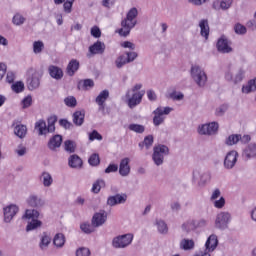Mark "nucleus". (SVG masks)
I'll return each mask as SVG.
<instances>
[{
	"mask_svg": "<svg viewBox=\"0 0 256 256\" xmlns=\"http://www.w3.org/2000/svg\"><path fill=\"white\" fill-rule=\"evenodd\" d=\"M137 15H139V11L135 7L128 11L126 18L121 21L122 28L118 30L120 37H129L131 29H135L137 25Z\"/></svg>",
	"mask_w": 256,
	"mask_h": 256,
	"instance_id": "obj_1",
	"label": "nucleus"
},
{
	"mask_svg": "<svg viewBox=\"0 0 256 256\" xmlns=\"http://www.w3.org/2000/svg\"><path fill=\"white\" fill-rule=\"evenodd\" d=\"M141 89H143V84H135L131 90L126 92L129 109H135L137 105H141V101H143V96L145 95V90Z\"/></svg>",
	"mask_w": 256,
	"mask_h": 256,
	"instance_id": "obj_2",
	"label": "nucleus"
},
{
	"mask_svg": "<svg viewBox=\"0 0 256 256\" xmlns=\"http://www.w3.org/2000/svg\"><path fill=\"white\" fill-rule=\"evenodd\" d=\"M39 211L36 209H28L25 211V214L23 216V219H31L30 222H28L26 226V231H35V229H39L41 225H43V222L39 219Z\"/></svg>",
	"mask_w": 256,
	"mask_h": 256,
	"instance_id": "obj_3",
	"label": "nucleus"
},
{
	"mask_svg": "<svg viewBox=\"0 0 256 256\" xmlns=\"http://www.w3.org/2000/svg\"><path fill=\"white\" fill-rule=\"evenodd\" d=\"M169 155V147L158 144L153 147L152 161L157 167H161L165 163V157Z\"/></svg>",
	"mask_w": 256,
	"mask_h": 256,
	"instance_id": "obj_4",
	"label": "nucleus"
},
{
	"mask_svg": "<svg viewBox=\"0 0 256 256\" xmlns=\"http://www.w3.org/2000/svg\"><path fill=\"white\" fill-rule=\"evenodd\" d=\"M192 181L196 183L198 187H205L208 183H211V172L209 170H203L201 168H196L192 172Z\"/></svg>",
	"mask_w": 256,
	"mask_h": 256,
	"instance_id": "obj_5",
	"label": "nucleus"
},
{
	"mask_svg": "<svg viewBox=\"0 0 256 256\" xmlns=\"http://www.w3.org/2000/svg\"><path fill=\"white\" fill-rule=\"evenodd\" d=\"M133 243V234L128 233L124 235H118L112 239V247L114 249H125Z\"/></svg>",
	"mask_w": 256,
	"mask_h": 256,
	"instance_id": "obj_6",
	"label": "nucleus"
},
{
	"mask_svg": "<svg viewBox=\"0 0 256 256\" xmlns=\"http://www.w3.org/2000/svg\"><path fill=\"white\" fill-rule=\"evenodd\" d=\"M191 77L198 87H204L207 84V74L197 65L191 67Z\"/></svg>",
	"mask_w": 256,
	"mask_h": 256,
	"instance_id": "obj_7",
	"label": "nucleus"
},
{
	"mask_svg": "<svg viewBox=\"0 0 256 256\" xmlns=\"http://www.w3.org/2000/svg\"><path fill=\"white\" fill-rule=\"evenodd\" d=\"M231 223V214L229 212H220L216 216L215 227L221 231H225Z\"/></svg>",
	"mask_w": 256,
	"mask_h": 256,
	"instance_id": "obj_8",
	"label": "nucleus"
},
{
	"mask_svg": "<svg viewBox=\"0 0 256 256\" xmlns=\"http://www.w3.org/2000/svg\"><path fill=\"white\" fill-rule=\"evenodd\" d=\"M171 111H173V108L171 107H158L156 110H154L153 113L155 114V116L153 117V123L155 127H159V125L163 124V122L165 121L163 115H169Z\"/></svg>",
	"mask_w": 256,
	"mask_h": 256,
	"instance_id": "obj_9",
	"label": "nucleus"
},
{
	"mask_svg": "<svg viewBox=\"0 0 256 256\" xmlns=\"http://www.w3.org/2000/svg\"><path fill=\"white\" fill-rule=\"evenodd\" d=\"M26 83L29 91H35V89H39V85H41V74L38 71H34L27 78Z\"/></svg>",
	"mask_w": 256,
	"mask_h": 256,
	"instance_id": "obj_10",
	"label": "nucleus"
},
{
	"mask_svg": "<svg viewBox=\"0 0 256 256\" xmlns=\"http://www.w3.org/2000/svg\"><path fill=\"white\" fill-rule=\"evenodd\" d=\"M127 203V194H115L107 198L106 204L109 207H116V205H125Z\"/></svg>",
	"mask_w": 256,
	"mask_h": 256,
	"instance_id": "obj_11",
	"label": "nucleus"
},
{
	"mask_svg": "<svg viewBox=\"0 0 256 256\" xmlns=\"http://www.w3.org/2000/svg\"><path fill=\"white\" fill-rule=\"evenodd\" d=\"M91 223L96 229L97 227H103V225L107 223V211L100 210L99 212H96L91 219Z\"/></svg>",
	"mask_w": 256,
	"mask_h": 256,
	"instance_id": "obj_12",
	"label": "nucleus"
},
{
	"mask_svg": "<svg viewBox=\"0 0 256 256\" xmlns=\"http://www.w3.org/2000/svg\"><path fill=\"white\" fill-rule=\"evenodd\" d=\"M239 157V153L235 150H231L228 152L224 159V168L225 169H233L235 165H237V159Z\"/></svg>",
	"mask_w": 256,
	"mask_h": 256,
	"instance_id": "obj_13",
	"label": "nucleus"
},
{
	"mask_svg": "<svg viewBox=\"0 0 256 256\" xmlns=\"http://www.w3.org/2000/svg\"><path fill=\"white\" fill-rule=\"evenodd\" d=\"M26 202L29 205V207H33L34 209H41L45 207V201L43 200V198L36 194L30 195L27 198Z\"/></svg>",
	"mask_w": 256,
	"mask_h": 256,
	"instance_id": "obj_14",
	"label": "nucleus"
},
{
	"mask_svg": "<svg viewBox=\"0 0 256 256\" xmlns=\"http://www.w3.org/2000/svg\"><path fill=\"white\" fill-rule=\"evenodd\" d=\"M216 47L219 53L227 54L233 52V48L229 45V40L223 36L218 39Z\"/></svg>",
	"mask_w": 256,
	"mask_h": 256,
	"instance_id": "obj_15",
	"label": "nucleus"
},
{
	"mask_svg": "<svg viewBox=\"0 0 256 256\" xmlns=\"http://www.w3.org/2000/svg\"><path fill=\"white\" fill-rule=\"evenodd\" d=\"M19 213V207L17 205H10L4 208V222L9 223L13 221V217H15Z\"/></svg>",
	"mask_w": 256,
	"mask_h": 256,
	"instance_id": "obj_16",
	"label": "nucleus"
},
{
	"mask_svg": "<svg viewBox=\"0 0 256 256\" xmlns=\"http://www.w3.org/2000/svg\"><path fill=\"white\" fill-rule=\"evenodd\" d=\"M242 157L249 161V159H256V144H248L242 152Z\"/></svg>",
	"mask_w": 256,
	"mask_h": 256,
	"instance_id": "obj_17",
	"label": "nucleus"
},
{
	"mask_svg": "<svg viewBox=\"0 0 256 256\" xmlns=\"http://www.w3.org/2000/svg\"><path fill=\"white\" fill-rule=\"evenodd\" d=\"M105 49V43L98 40L89 47V53H91V55H103Z\"/></svg>",
	"mask_w": 256,
	"mask_h": 256,
	"instance_id": "obj_18",
	"label": "nucleus"
},
{
	"mask_svg": "<svg viewBox=\"0 0 256 256\" xmlns=\"http://www.w3.org/2000/svg\"><path fill=\"white\" fill-rule=\"evenodd\" d=\"M218 245H219V240L217 239V235L212 234L208 237L205 243L206 251H208V253H213V251L217 249Z\"/></svg>",
	"mask_w": 256,
	"mask_h": 256,
	"instance_id": "obj_19",
	"label": "nucleus"
},
{
	"mask_svg": "<svg viewBox=\"0 0 256 256\" xmlns=\"http://www.w3.org/2000/svg\"><path fill=\"white\" fill-rule=\"evenodd\" d=\"M109 99V90L105 89L99 93V95L96 97L95 101L97 105L99 106L100 110L105 109V101Z\"/></svg>",
	"mask_w": 256,
	"mask_h": 256,
	"instance_id": "obj_20",
	"label": "nucleus"
},
{
	"mask_svg": "<svg viewBox=\"0 0 256 256\" xmlns=\"http://www.w3.org/2000/svg\"><path fill=\"white\" fill-rule=\"evenodd\" d=\"M48 73L52 79H56V81H61L63 79V70L55 65H50L48 68Z\"/></svg>",
	"mask_w": 256,
	"mask_h": 256,
	"instance_id": "obj_21",
	"label": "nucleus"
},
{
	"mask_svg": "<svg viewBox=\"0 0 256 256\" xmlns=\"http://www.w3.org/2000/svg\"><path fill=\"white\" fill-rule=\"evenodd\" d=\"M61 143H63V136L56 134L49 140L48 148H50L51 151H56V149L61 147Z\"/></svg>",
	"mask_w": 256,
	"mask_h": 256,
	"instance_id": "obj_22",
	"label": "nucleus"
},
{
	"mask_svg": "<svg viewBox=\"0 0 256 256\" xmlns=\"http://www.w3.org/2000/svg\"><path fill=\"white\" fill-rule=\"evenodd\" d=\"M73 123L76 127H81L85 123V110L75 111L72 115Z\"/></svg>",
	"mask_w": 256,
	"mask_h": 256,
	"instance_id": "obj_23",
	"label": "nucleus"
},
{
	"mask_svg": "<svg viewBox=\"0 0 256 256\" xmlns=\"http://www.w3.org/2000/svg\"><path fill=\"white\" fill-rule=\"evenodd\" d=\"M131 173V167L129 166V158H124L120 162L119 174L122 177H127Z\"/></svg>",
	"mask_w": 256,
	"mask_h": 256,
	"instance_id": "obj_24",
	"label": "nucleus"
},
{
	"mask_svg": "<svg viewBox=\"0 0 256 256\" xmlns=\"http://www.w3.org/2000/svg\"><path fill=\"white\" fill-rule=\"evenodd\" d=\"M67 74L69 75V77H73V75H75V73H77V71H79V60L77 59H72L66 68Z\"/></svg>",
	"mask_w": 256,
	"mask_h": 256,
	"instance_id": "obj_25",
	"label": "nucleus"
},
{
	"mask_svg": "<svg viewBox=\"0 0 256 256\" xmlns=\"http://www.w3.org/2000/svg\"><path fill=\"white\" fill-rule=\"evenodd\" d=\"M199 27H200V35L206 39H209V20L207 19H202L199 22Z\"/></svg>",
	"mask_w": 256,
	"mask_h": 256,
	"instance_id": "obj_26",
	"label": "nucleus"
},
{
	"mask_svg": "<svg viewBox=\"0 0 256 256\" xmlns=\"http://www.w3.org/2000/svg\"><path fill=\"white\" fill-rule=\"evenodd\" d=\"M68 165L72 169H77V167H81V165H83V160H81L77 154H74L69 157Z\"/></svg>",
	"mask_w": 256,
	"mask_h": 256,
	"instance_id": "obj_27",
	"label": "nucleus"
},
{
	"mask_svg": "<svg viewBox=\"0 0 256 256\" xmlns=\"http://www.w3.org/2000/svg\"><path fill=\"white\" fill-rule=\"evenodd\" d=\"M47 123L45 120H39L35 123V129L38 131L39 135H47L49 133V130H47Z\"/></svg>",
	"mask_w": 256,
	"mask_h": 256,
	"instance_id": "obj_28",
	"label": "nucleus"
},
{
	"mask_svg": "<svg viewBox=\"0 0 256 256\" xmlns=\"http://www.w3.org/2000/svg\"><path fill=\"white\" fill-rule=\"evenodd\" d=\"M253 91H256V78L248 81L246 85L242 86V93H245L246 95L253 93Z\"/></svg>",
	"mask_w": 256,
	"mask_h": 256,
	"instance_id": "obj_29",
	"label": "nucleus"
},
{
	"mask_svg": "<svg viewBox=\"0 0 256 256\" xmlns=\"http://www.w3.org/2000/svg\"><path fill=\"white\" fill-rule=\"evenodd\" d=\"M95 87V82L91 79H85L78 82V89H82L83 91H87Z\"/></svg>",
	"mask_w": 256,
	"mask_h": 256,
	"instance_id": "obj_30",
	"label": "nucleus"
},
{
	"mask_svg": "<svg viewBox=\"0 0 256 256\" xmlns=\"http://www.w3.org/2000/svg\"><path fill=\"white\" fill-rule=\"evenodd\" d=\"M155 225L160 235H167V233H169V227H167V223L165 222V220H156Z\"/></svg>",
	"mask_w": 256,
	"mask_h": 256,
	"instance_id": "obj_31",
	"label": "nucleus"
},
{
	"mask_svg": "<svg viewBox=\"0 0 256 256\" xmlns=\"http://www.w3.org/2000/svg\"><path fill=\"white\" fill-rule=\"evenodd\" d=\"M80 229L82 233H85L86 235H91V233H95L96 227L93 226L92 222H83L82 224H80Z\"/></svg>",
	"mask_w": 256,
	"mask_h": 256,
	"instance_id": "obj_32",
	"label": "nucleus"
},
{
	"mask_svg": "<svg viewBox=\"0 0 256 256\" xmlns=\"http://www.w3.org/2000/svg\"><path fill=\"white\" fill-rule=\"evenodd\" d=\"M180 249H183L184 251H191V249H195V241L182 239L180 242Z\"/></svg>",
	"mask_w": 256,
	"mask_h": 256,
	"instance_id": "obj_33",
	"label": "nucleus"
},
{
	"mask_svg": "<svg viewBox=\"0 0 256 256\" xmlns=\"http://www.w3.org/2000/svg\"><path fill=\"white\" fill-rule=\"evenodd\" d=\"M240 139H241V134H231L226 138L225 145H228V147H233V145H237Z\"/></svg>",
	"mask_w": 256,
	"mask_h": 256,
	"instance_id": "obj_34",
	"label": "nucleus"
},
{
	"mask_svg": "<svg viewBox=\"0 0 256 256\" xmlns=\"http://www.w3.org/2000/svg\"><path fill=\"white\" fill-rule=\"evenodd\" d=\"M14 133L19 139H24L25 135H27V126L20 124L16 125L14 128Z\"/></svg>",
	"mask_w": 256,
	"mask_h": 256,
	"instance_id": "obj_35",
	"label": "nucleus"
},
{
	"mask_svg": "<svg viewBox=\"0 0 256 256\" xmlns=\"http://www.w3.org/2000/svg\"><path fill=\"white\" fill-rule=\"evenodd\" d=\"M53 244L55 247L61 248L65 245V235L63 233H58L54 236Z\"/></svg>",
	"mask_w": 256,
	"mask_h": 256,
	"instance_id": "obj_36",
	"label": "nucleus"
},
{
	"mask_svg": "<svg viewBox=\"0 0 256 256\" xmlns=\"http://www.w3.org/2000/svg\"><path fill=\"white\" fill-rule=\"evenodd\" d=\"M50 244H51V236L47 235V232H44L42 235L39 247L43 251L44 249H47V247H49Z\"/></svg>",
	"mask_w": 256,
	"mask_h": 256,
	"instance_id": "obj_37",
	"label": "nucleus"
},
{
	"mask_svg": "<svg viewBox=\"0 0 256 256\" xmlns=\"http://www.w3.org/2000/svg\"><path fill=\"white\" fill-rule=\"evenodd\" d=\"M47 131L48 133H55V124L57 123V115H52L47 119Z\"/></svg>",
	"mask_w": 256,
	"mask_h": 256,
	"instance_id": "obj_38",
	"label": "nucleus"
},
{
	"mask_svg": "<svg viewBox=\"0 0 256 256\" xmlns=\"http://www.w3.org/2000/svg\"><path fill=\"white\" fill-rule=\"evenodd\" d=\"M103 187H105V180L98 179L92 185V193H95V194L100 193V191H101V189H103Z\"/></svg>",
	"mask_w": 256,
	"mask_h": 256,
	"instance_id": "obj_39",
	"label": "nucleus"
},
{
	"mask_svg": "<svg viewBox=\"0 0 256 256\" xmlns=\"http://www.w3.org/2000/svg\"><path fill=\"white\" fill-rule=\"evenodd\" d=\"M127 63H129V61L127 60V56H125V55H120L115 60V65H116L117 69H122L123 67H125V65H127Z\"/></svg>",
	"mask_w": 256,
	"mask_h": 256,
	"instance_id": "obj_40",
	"label": "nucleus"
},
{
	"mask_svg": "<svg viewBox=\"0 0 256 256\" xmlns=\"http://www.w3.org/2000/svg\"><path fill=\"white\" fill-rule=\"evenodd\" d=\"M26 19L21 15L20 13H16L12 18L13 25H16L17 27L23 25L25 23Z\"/></svg>",
	"mask_w": 256,
	"mask_h": 256,
	"instance_id": "obj_41",
	"label": "nucleus"
},
{
	"mask_svg": "<svg viewBox=\"0 0 256 256\" xmlns=\"http://www.w3.org/2000/svg\"><path fill=\"white\" fill-rule=\"evenodd\" d=\"M43 185L44 187H51L53 185V177L48 172L42 173Z\"/></svg>",
	"mask_w": 256,
	"mask_h": 256,
	"instance_id": "obj_42",
	"label": "nucleus"
},
{
	"mask_svg": "<svg viewBox=\"0 0 256 256\" xmlns=\"http://www.w3.org/2000/svg\"><path fill=\"white\" fill-rule=\"evenodd\" d=\"M228 110H229V104H222L216 108L215 115L216 117H223V115H225V113H227Z\"/></svg>",
	"mask_w": 256,
	"mask_h": 256,
	"instance_id": "obj_43",
	"label": "nucleus"
},
{
	"mask_svg": "<svg viewBox=\"0 0 256 256\" xmlns=\"http://www.w3.org/2000/svg\"><path fill=\"white\" fill-rule=\"evenodd\" d=\"M128 129L130 131H133L134 133L142 134L145 133V126L141 124H130L128 126Z\"/></svg>",
	"mask_w": 256,
	"mask_h": 256,
	"instance_id": "obj_44",
	"label": "nucleus"
},
{
	"mask_svg": "<svg viewBox=\"0 0 256 256\" xmlns=\"http://www.w3.org/2000/svg\"><path fill=\"white\" fill-rule=\"evenodd\" d=\"M208 127L209 135H216L217 131H219V123L211 122L206 124Z\"/></svg>",
	"mask_w": 256,
	"mask_h": 256,
	"instance_id": "obj_45",
	"label": "nucleus"
},
{
	"mask_svg": "<svg viewBox=\"0 0 256 256\" xmlns=\"http://www.w3.org/2000/svg\"><path fill=\"white\" fill-rule=\"evenodd\" d=\"M64 103L67 107H77V99L73 96L66 97Z\"/></svg>",
	"mask_w": 256,
	"mask_h": 256,
	"instance_id": "obj_46",
	"label": "nucleus"
},
{
	"mask_svg": "<svg viewBox=\"0 0 256 256\" xmlns=\"http://www.w3.org/2000/svg\"><path fill=\"white\" fill-rule=\"evenodd\" d=\"M89 165L92 167H97L99 163H101V160H99V154H92L88 160Z\"/></svg>",
	"mask_w": 256,
	"mask_h": 256,
	"instance_id": "obj_47",
	"label": "nucleus"
},
{
	"mask_svg": "<svg viewBox=\"0 0 256 256\" xmlns=\"http://www.w3.org/2000/svg\"><path fill=\"white\" fill-rule=\"evenodd\" d=\"M64 149L68 153H75V144L71 140H66L64 142Z\"/></svg>",
	"mask_w": 256,
	"mask_h": 256,
	"instance_id": "obj_48",
	"label": "nucleus"
},
{
	"mask_svg": "<svg viewBox=\"0 0 256 256\" xmlns=\"http://www.w3.org/2000/svg\"><path fill=\"white\" fill-rule=\"evenodd\" d=\"M25 90V84L23 82H16L12 85V91L14 93H22Z\"/></svg>",
	"mask_w": 256,
	"mask_h": 256,
	"instance_id": "obj_49",
	"label": "nucleus"
},
{
	"mask_svg": "<svg viewBox=\"0 0 256 256\" xmlns=\"http://www.w3.org/2000/svg\"><path fill=\"white\" fill-rule=\"evenodd\" d=\"M22 109H28V107H31L33 105V97L31 95L26 96L22 102Z\"/></svg>",
	"mask_w": 256,
	"mask_h": 256,
	"instance_id": "obj_50",
	"label": "nucleus"
},
{
	"mask_svg": "<svg viewBox=\"0 0 256 256\" xmlns=\"http://www.w3.org/2000/svg\"><path fill=\"white\" fill-rule=\"evenodd\" d=\"M234 31L236 35H245L247 33V27L238 23L234 26Z\"/></svg>",
	"mask_w": 256,
	"mask_h": 256,
	"instance_id": "obj_51",
	"label": "nucleus"
},
{
	"mask_svg": "<svg viewBox=\"0 0 256 256\" xmlns=\"http://www.w3.org/2000/svg\"><path fill=\"white\" fill-rule=\"evenodd\" d=\"M45 48V44H43L42 41H35L33 43V51L34 53H41V51H43V49Z\"/></svg>",
	"mask_w": 256,
	"mask_h": 256,
	"instance_id": "obj_52",
	"label": "nucleus"
},
{
	"mask_svg": "<svg viewBox=\"0 0 256 256\" xmlns=\"http://www.w3.org/2000/svg\"><path fill=\"white\" fill-rule=\"evenodd\" d=\"M95 139L97 141H103V136L97 130H93L89 134V141H95Z\"/></svg>",
	"mask_w": 256,
	"mask_h": 256,
	"instance_id": "obj_53",
	"label": "nucleus"
},
{
	"mask_svg": "<svg viewBox=\"0 0 256 256\" xmlns=\"http://www.w3.org/2000/svg\"><path fill=\"white\" fill-rule=\"evenodd\" d=\"M76 256H91V250L86 247H81L76 250Z\"/></svg>",
	"mask_w": 256,
	"mask_h": 256,
	"instance_id": "obj_54",
	"label": "nucleus"
},
{
	"mask_svg": "<svg viewBox=\"0 0 256 256\" xmlns=\"http://www.w3.org/2000/svg\"><path fill=\"white\" fill-rule=\"evenodd\" d=\"M153 141H154L153 135L145 136L143 140L145 148L151 149V147H153Z\"/></svg>",
	"mask_w": 256,
	"mask_h": 256,
	"instance_id": "obj_55",
	"label": "nucleus"
},
{
	"mask_svg": "<svg viewBox=\"0 0 256 256\" xmlns=\"http://www.w3.org/2000/svg\"><path fill=\"white\" fill-rule=\"evenodd\" d=\"M231 5H233V0H222L220 2V9H222V11H227L228 9H231Z\"/></svg>",
	"mask_w": 256,
	"mask_h": 256,
	"instance_id": "obj_56",
	"label": "nucleus"
},
{
	"mask_svg": "<svg viewBox=\"0 0 256 256\" xmlns=\"http://www.w3.org/2000/svg\"><path fill=\"white\" fill-rule=\"evenodd\" d=\"M169 97H170V99H173V101H183L185 95H183V93H181V92L177 93L174 91L169 94Z\"/></svg>",
	"mask_w": 256,
	"mask_h": 256,
	"instance_id": "obj_57",
	"label": "nucleus"
},
{
	"mask_svg": "<svg viewBox=\"0 0 256 256\" xmlns=\"http://www.w3.org/2000/svg\"><path fill=\"white\" fill-rule=\"evenodd\" d=\"M75 0H67L64 1L63 7H64V11L65 13H71L72 9H73V3Z\"/></svg>",
	"mask_w": 256,
	"mask_h": 256,
	"instance_id": "obj_58",
	"label": "nucleus"
},
{
	"mask_svg": "<svg viewBox=\"0 0 256 256\" xmlns=\"http://www.w3.org/2000/svg\"><path fill=\"white\" fill-rule=\"evenodd\" d=\"M90 33L95 39H99V37H101V29L99 28V26H93Z\"/></svg>",
	"mask_w": 256,
	"mask_h": 256,
	"instance_id": "obj_59",
	"label": "nucleus"
},
{
	"mask_svg": "<svg viewBox=\"0 0 256 256\" xmlns=\"http://www.w3.org/2000/svg\"><path fill=\"white\" fill-rule=\"evenodd\" d=\"M170 209L172 213H179V211L181 210V203H179L178 201H174L170 204Z\"/></svg>",
	"mask_w": 256,
	"mask_h": 256,
	"instance_id": "obj_60",
	"label": "nucleus"
},
{
	"mask_svg": "<svg viewBox=\"0 0 256 256\" xmlns=\"http://www.w3.org/2000/svg\"><path fill=\"white\" fill-rule=\"evenodd\" d=\"M199 135H209V128L207 124H202L198 127Z\"/></svg>",
	"mask_w": 256,
	"mask_h": 256,
	"instance_id": "obj_61",
	"label": "nucleus"
},
{
	"mask_svg": "<svg viewBox=\"0 0 256 256\" xmlns=\"http://www.w3.org/2000/svg\"><path fill=\"white\" fill-rule=\"evenodd\" d=\"M214 207H216V209H223L225 207V198L220 197L219 200H215Z\"/></svg>",
	"mask_w": 256,
	"mask_h": 256,
	"instance_id": "obj_62",
	"label": "nucleus"
},
{
	"mask_svg": "<svg viewBox=\"0 0 256 256\" xmlns=\"http://www.w3.org/2000/svg\"><path fill=\"white\" fill-rule=\"evenodd\" d=\"M59 125L60 127H64L65 129H70L71 127H73V124L67 119H60Z\"/></svg>",
	"mask_w": 256,
	"mask_h": 256,
	"instance_id": "obj_63",
	"label": "nucleus"
},
{
	"mask_svg": "<svg viewBox=\"0 0 256 256\" xmlns=\"http://www.w3.org/2000/svg\"><path fill=\"white\" fill-rule=\"evenodd\" d=\"M138 57L137 52H126V59L128 63H133V61Z\"/></svg>",
	"mask_w": 256,
	"mask_h": 256,
	"instance_id": "obj_64",
	"label": "nucleus"
}]
</instances>
